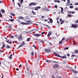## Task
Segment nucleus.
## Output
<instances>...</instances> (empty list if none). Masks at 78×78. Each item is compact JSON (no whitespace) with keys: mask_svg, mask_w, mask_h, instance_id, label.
<instances>
[{"mask_svg":"<svg viewBox=\"0 0 78 78\" xmlns=\"http://www.w3.org/2000/svg\"><path fill=\"white\" fill-rule=\"evenodd\" d=\"M78 27V26L77 24H73L71 26V28H76Z\"/></svg>","mask_w":78,"mask_h":78,"instance_id":"obj_1","label":"nucleus"},{"mask_svg":"<svg viewBox=\"0 0 78 78\" xmlns=\"http://www.w3.org/2000/svg\"><path fill=\"white\" fill-rule=\"evenodd\" d=\"M44 51L45 53H50V52H51V50L48 49H46Z\"/></svg>","mask_w":78,"mask_h":78,"instance_id":"obj_2","label":"nucleus"},{"mask_svg":"<svg viewBox=\"0 0 78 78\" xmlns=\"http://www.w3.org/2000/svg\"><path fill=\"white\" fill-rule=\"evenodd\" d=\"M25 45V42L23 41L22 43V44L21 45H20L18 48H20V47H22V46H23V45Z\"/></svg>","mask_w":78,"mask_h":78,"instance_id":"obj_3","label":"nucleus"},{"mask_svg":"<svg viewBox=\"0 0 78 78\" xmlns=\"http://www.w3.org/2000/svg\"><path fill=\"white\" fill-rule=\"evenodd\" d=\"M37 4L35 3L34 2L30 3V4H29L30 6H33L34 5H36Z\"/></svg>","mask_w":78,"mask_h":78,"instance_id":"obj_4","label":"nucleus"},{"mask_svg":"<svg viewBox=\"0 0 78 78\" xmlns=\"http://www.w3.org/2000/svg\"><path fill=\"white\" fill-rule=\"evenodd\" d=\"M54 54L56 56H57V57H59V58H60L61 56L58 54L56 52H54Z\"/></svg>","mask_w":78,"mask_h":78,"instance_id":"obj_5","label":"nucleus"},{"mask_svg":"<svg viewBox=\"0 0 78 78\" xmlns=\"http://www.w3.org/2000/svg\"><path fill=\"white\" fill-rule=\"evenodd\" d=\"M71 71L73 72V73H78V72L77 71H75L74 69H71Z\"/></svg>","mask_w":78,"mask_h":78,"instance_id":"obj_6","label":"nucleus"},{"mask_svg":"<svg viewBox=\"0 0 78 78\" xmlns=\"http://www.w3.org/2000/svg\"><path fill=\"white\" fill-rule=\"evenodd\" d=\"M59 65H58V64H55L53 66L55 69H57Z\"/></svg>","mask_w":78,"mask_h":78,"instance_id":"obj_7","label":"nucleus"},{"mask_svg":"<svg viewBox=\"0 0 78 78\" xmlns=\"http://www.w3.org/2000/svg\"><path fill=\"white\" fill-rule=\"evenodd\" d=\"M26 25H29L30 23H31V21L30 20H29L27 22V23H26Z\"/></svg>","mask_w":78,"mask_h":78,"instance_id":"obj_8","label":"nucleus"},{"mask_svg":"<svg viewBox=\"0 0 78 78\" xmlns=\"http://www.w3.org/2000/svg\"><path fill=\"white\" fill-rule=\"evenodd\" d=\"M22 35L21 34H20L19 37L18 38V39H23V38H22Z\"/></svg>","mask_w":78,"mask_h":78,"instance_id":"obj_9","label":"nucleus"},{"mask_svg":"<svg viewBox=\"0 0 78 78\" xmlns=\"http://www.w3.org/2000/svg\"><path fill=\"white\" fill-rule=\"evenodd\" d=\"M34 36L36 37H39V36H41V35L39 34H34Z\"/></svg>","mask_w":78,"mask_h":78,"instance_id":"obj_10","label":"nucleus"},{"mask_svg":"<svg viewBox=\"0 0 78 78\" xmlns=\"http://www.w3.org/2000/svg\"><path fill=\"white\" fill-rule=\"evenodd\" d=\"M52 33V32H49L47 35L48 37H50Z\"/></svg>","mask_w":78,"mask_h":78,"instance_id":"obj_11","label":"nucleus"},{"mask_svg":"<svg viewBox=\"0 0 78 78\" xmlns=\"http://www.w3.org/2000/svg\"><path fill=\"white\" fill-rule=\"evenodd\" d=\"M6 41V42L8 44H12V42H11V41L9 40H7Z\"/></svg>","mask_w":78,"mask_h":78,"instance_id":"obj_12","label":"nucleus"},{"mask_svg":"<svg viewBox=\"0 0 78 78\" xmlns=\"http://www.w3.org/2000/svg\"><path fill=\"white\" fill-rule=\"evenodd\" d=\"M70 0H68L67 2L66 5L68 6V5L70 4Z\"/></svg>","mask_w":78,"mask_h":78,"instance_id":"obj_13","label":"nucleus"},{"mask_svg":"<svg viewBox=\"0 0 78 78\" xmlns=\"http://www.w3.org/2000/svg\"><path fill=\"white\" fill-rule=\"evenodd\" d=\"M18 19H20V20H23L24 18L22 16H20L18 17Z\"/></svg>","mask_w":78,"mask_h":78,"instance_id":"obj_14","label":"nucleus"},{"mask_svg":"<svg viewBox=\"0 0 78 78\" xmlns=\"http://www.w3.org/2000/svg\"><path fill=\"white\" fill-rule=\"evenodd\" d=\"M1 10V12H2V13H4L5 12V10H4V9H2Z\"/></svg>","mask_w":78,"mask_h":78,"instance_id":"obj_15","label":"nucleus"},{"mask_svg":"<svg viewBox=\"0 0 78 78\" xmlns=\"http://www.w3.org/2000/svg\"><path fill=\"white\" fill-rule=\"evenodd\" d=\"M60 58H62L63 59H65L67 58V57L66 56H60Z\"/></svg>","mask_w":78,"mask_h":78,"instance_id":"obj_16","label":"nucleus"},{"mask_svg":"<svg viewBox=\"0 0 78 78\" xmlns=\"http://www.w3.org/2000/svg\"><path fill=\"white\" fill-rule=\"evenodd\" d=\"M20 24L21 25H27V24H26V23H25V22H22L21 23H20Z\"/></svg>","mask_w":78,"mask_h":78,"instance_id":"obj_17","label":"nucleus"},{"mask_svg":"<svg viewBox=\"0 0 78 78\" xmlns=\"http://www.w3.org/2000/svg\"><path fill=\"white\" fill-rule=\"evenodd\" d=\"M68 12L69 14H74L75 12H74L72 11H69Z\"/></svg>","mask_w":78,"mask_h":78,"instance_id":"obj_18","label":"nucleus"},{"mask_svg":"<svg viewBox=\"0 0 78 78\" xmlns=\"http://www.w3.org/2000/svg\"><path fill=\"white\" fill-rule=\"evenodd\" d=\"M68 16L69 17H73V15H72L70 14H68Z\"/></svg>","mask_w":78,"mask_h":78,"instance_id":"obj_19","label":"nucleus"},{"mask_svg":"<svg viewBox=\"0 0 78 78\" xmlns=\"http://www.w3.org/2000/svg\"><path fill=\"white\" fill-rule=\"evenodd\" d=\"M12 54H11L9 56V59H12Z\"/></svg>","mask_w":78,"mask_h":78,"instance_id":"obj_20","label":"nucleus"},{"mask_svg":"<svg viewBox=\"0 0 78 78\" xmlns=\"http://www.w3.org/2000/svg\"><path fill=\"white\" fill-rule=\"evenodd\" d=\"M49 21H50V23H53V20H52V19H50L49 20Z\"/></svg>","mask_w":78,"mask_h":78,"instance_id":"obj_21","label":"nucleus"},{"mask_svg":"<svg viewBox=\"0 0 78 78\" xmlns=\"http://www.w3.org/2000/svg\"><path fill=\"white\" fill-rule=\"evenodd\" d=\"M8 28L10 29V28H11V27H12L11 25L9 24L8 25Z\"/></svg>","mask_w":78,"mask_h":78,"instance_id":"obj_22","label":"nucleus"},{"mask_svg":"<svg viewBox=\"0 0 78 78\" xmlns=\"http://www.w3.org/2000/svg\"><path fill=\"white\" fill-rule=\"evenodd\" d=\"M10 14L12 16H16V15L15 14H14L12 13H10Z\"/></svg>","mask_w":78,"mask_h":78,"instance_id":"obj_23","label":"nucleus"},{"mask_svg":"<svg viewBox=\"0 0 78 78\" xmlns=\"http://www.w3.org/2000/svg\"><path fill=\"white\" fill-rule=\"evenodd\" d=\"M21 3H20V5H22V3H23V0H20Z\"/></svg>","mask_w":78,"mask_h":78,"instance_id":"obj_24","label":"nucleus"},{"mask_svg":"<svg viewBox=\"0 0 78 78\" xmlns=\"http://www.w3.org/2000/svg\"><path fill=\"white\" fill-rule=\"evenodd\" d=\"M9 20L10 22H14V20L12 19H9Z\"/></svg>","mask_w":78,"mask_h":78,"instance_id":"obj_25","label":"nucleus"},{"mask_svg":"<svg viewBox=\"0 0 78 78\" xmlns=\"http://www.w3.org/2000/svg\"><path fill=\"white\" fill-rule=\"evenodd\" d=\"M75 53H78V50H76L74 51Z\"/></svg>","mask_w":78,"mask_h":78,"instance_id":"obj_26","label":"nucleus"},{"mask_svg":"<svg viewBox=\"0 0 78 78\" xmlns=\"http://www.w3.org/2000/svg\"><path fill=\"white\" fill-rule=\"evenodd\" d=\"M6 47H7V48H8V49L10 48H11V47H10V46L8 45H7Z\"/></svg>","mask_w":78,"mask_h":78,"instance_id":"obj_27","label":"nucleus"},{"mask_svg":"<svg viewBox=\"0 0 78 78\" xmlns=\"http://www.w3.org/2000/svg\"><path fill=\"white\" fill-rule=\"evenodd\" d=\"M30 41V37L27 38V42H29Z\"/></svg>","mask_w":78,"mask_h":78,"instance_id":"obj_28","label":"nucleus"},{"mask_svg":"<svg viewBox=\"0 0 78 78\" xmlns=\"http://www.w3.org/2000/svg\"><path fill=\"white\" fill-rule=\"evenodd\" d=\"M46 62H47L49 63V62H51V61H49V60H46Z\"/></svg>","mask_w":78,"mask_h":78,"instance_id":"obj_29","label":"nucleus"},{"mask_svg":"<svg viewBox=\"0 0 78 78\" xmlns=\"http://www.w3.org/2000/svg\"><path fill=\"white\" fill-rule=\"evenodd\" d=\"M66 39V38L64 37V38H63L62 40H61V41H62V42H63V41H64V40H65V39Z\"/></svg>","mask_w":78,"mask_h":78,"instance_id":"obj_30","label":"nucleus"},{"mask_svg":"<svg viewBox=\"0 0 78 78\" xmlns=\"http://www.w3.org/2000/svg\"><path fill=\"white\" fill-rule=\"evenodd\" d=\"M32 12L33 14H34V15H36V12H34L33 11H32Z\"/></svg>","mask_w":78,"mask_h":78,"instance_id":"obj_31","label":"nucleus"},{"mask_svg":"<svg viewBox=\"0 0 78 78\" xmlns=\"http://www.w3.org/2000/svg\"><path fill=\"white\" fill-rule=\"evenodd\" d=\"M62 41H61L59 42L58 44H59L60 45H61V44H62Z\"/></svg>","mask_w":78,"mask_h":78,"instance_id":"obj_32","label":"nucleus"},{"mask_svg":"<svg viewBox=\"0 0 78 78\" xmlns=\"http://www.w3.org/2000/svg\"><path fill=\"white\" fill-rule=\"evenodd\" d=\"M61 22L60 24L61 25H62V23H64V21H61Z\"/></svg>","mask_w":78,"mask_h":78,"instance_id":"obj_33","label":"nucleus"},{"mask_svg":"<svg viewBox=\"0 0 78 78\" xmlns=\"http://www.w3.org/2000/svg\"><path fill=\"white\" fill-rule=\"evenodd\" d=\"M31 55H32V56H34V52H32Z\"/></svg>","mask_w":78,"mask_h":78,"instance_id":"obj_34","label":"nucleus"},{"mask_svg":"<svg viewBox=\"0 0 78 78\" xmlns=\"http://www.w3.org/2000/svg\"><path fill=\"white\" fill-rule=\"evenodd\" d=\"M17 5H18V6L20 7H21V5H20V4L19 3H17Z\"/></svg>","mask_w":78,"mask_h":78,"instance_id":"obj_35","label":"nucleus"},{"mask_svg":"<svg viewBox=\"0 0 78 78\" xmlns=\"http://www.w3.org/2000/svg\"><path fill=\"white\" fill-rule=\"evenodd\" d=\"M61 12H62L63 11H64V10L63 9V8H62V7H61Z\"/></svg>","mask_w":78,"mask_h":78,"instance_id":"obj_36","label":"nucleus"},{"mask_svg":"<svg viewBox=\"0 0 78 78\" xmlns=\"http://www.w3.org/2000/svg\"><path fill=\"white\" fill-rule=\"evenodd\" d=\"M5 44H3V46H2V47L3 48H5Z\"/></svg>","mask_w":78,"mask_h":78,"instance_id":"obj_37","label":"nucleus"},{"mask_svg":"<svg viewBox=\"0 0 78 78\" xmlns=\"http://www.w3.org/2000/svg\"><path fill=\"white\" fill-rule=\"evenodd\" d=\"M40 42H42V43L44 42V41L42 40H40Z\"/></svg>","mask_w":78,"mask_h":78,"instance_id":"obj_38","label":"nucleus"},{"mask_svg":"<svg viewBox=\"0 0 78 78\" xmlns=\"http://www.w3.org/2000/svg\"><path fill=\"white\" fill-rule=\"evenodd\" d=\"M44 33H45V32H43L41 33V34L42 35L44 34Z\"/></svg>","mask_w":78,"mask_h":78,"instance_id":"obj_39","label":"nucleus"},{"mask_svg":"<svg viewBox=\"0 0 78 78\" xmlns=\"http://www.w3.org/2000/svg\"><path fill=\"white\" fill-rule=\"evenodd\" d=\"M75 10H76V11L78 10V7H76L75 8Z\"/></svg>","mask_w":78,"mask_h":78,"instance_id":"obj_40","label":"nucleus"},{"mask_svg":"<svg viewBox=\"0 0 78 78\" xmlns=\"http://www.w3.org/2000/svg\"><path fill=\"white\" fill-rule=\"evenodd\" d=\"M68 49H69V48L66 47L64 48L65 50H68Z\"/></svg>","mask_w":78,"mask_h":78,"instance_id":"obj_41","label":"nucleus"},{"mask_svg":"<svg viewBox=\"0 0 78 78\" xmlns=\"http://www.w3.org/2000/svg\"><path fill=\"white\" fill-rule=\"evenodd\" d=\"M70 8L73 9V6H70L69 7Z\"/></svg>","mask_w":78,"mask_h":78,"instance_id":"obj_42","label":"nucleus"},{"mask_svg":"<svg viewBox=\"0 0 78 78\" xmlns=\"http://www.w3.org/2000/svg\"><path fill=\"white\" fill-rule=\"evenodd\" d=\"M37 9H40L41 7L40 6H37Z\"/></svg>","mask_w":78,"mask_h":78,"instance_id":"obj_43","label":"nucleus"},{"mask_svg":"<svg viewBox=\"0 0 78 78\" xmlns=\"http://www.w3.org/2000/svg\"><path fill=\"white\" fill-rule=\"evenodd\" d=\"M35 10H36V11H37V10H38V9L37 7H36V8L35 9Z\"/></svg>","mask_w":78,"mask_h":78,"instance_id":"obj_44","label":"nucleus"},{"mask_svg":"<svg viewBox=\"0 0 78 78\" xmlns=\"http://www.w3.org/2000/svg\"><path fill=\"white\" fill-rule=\"evenodd\" d=\"M75 55H71V57H75Z\"/></svg>","mask_w":78,"mask_h":78,"instance_id":"obj_45","label":"nucleus"},{"mask_svg":"<svg viewBox=\"0 0 78 78\" xmlns=\"http://www.w3.org/2000/svg\"><path fill=\"white\" fill-rule=\"evenodd\" d=\"M75 22L76 23H78V20L75 21Z\"/></svg>","mask_w":78,"mask_h":78,"instance_id":"obj_46","label":"nucleus"},{"mask_svg":"<svg viewBox=\"0 0 78 78\" xmlns=\"http://www.w3.org/2000/svg\"><path fill=\"white\" fill-rule=\"evenodd\" d=\"M59 19V17H58L56 18V20H57V21Z\"/></svg>","mask_w":78,"mask_h":78,"instance_id":"obj_47","label":"nucleus"},{"mask_svg":"<svg viewBox=\"0 0 78 78\" xmlns=\"http://www.w3.org/2000/svg\"><path fill=\"white\" fill-rule=\"evenodd\" d=\"M55 8H58V6L57 5H55Z\"/></svg>","mask_w":78,"mask_h":78,"instance_id":"obj_48","label":"nucleus"},{"mask_svg":"<svg viewBox=\"0 0 78 78\" xmlns=\"http://www.w3.org/2000/svg\"><path fill=\"white\" fill-rule=\"evenodd\" d=\"M36 41H40V39H36Z\"/></svg>","mask_w":78,"mask_h":78,"instance_id":"obj_49","label":"nucleus"},{"mask_svg":"<svg viewBox=\"0 0 78 78\" xmlns=\"http://www.w3.org/2000/svg\"><path fill=\"white\" fill-rule=\"evenodd\" d=\"M49 44L50 45H52V44L51 43H49Z\"/></svg>","mask_w":78,"mask_h":78,"instance_id":"obj_50","label":"nucleus"},{"mask_svg":"<svg viewBox=\"0 0 78 78\" xmlns=\"http://www.w3.org/2000/svg\"><path fill=\"white\" fill-rule=\"evenodd\" d=\"M75 5H78V3H75Z\"/></svg>","mask_w":78,"mask_h":78,"instance_id":"obj_51","label":"nucleus"},{"mask_svg":"<svg viewBox=\"0 0 78 78\" xmlns=\"http://www.w3.org/2000/svg\"><path fill=\"white\" fill-rule=\"evenodd\" d=\"M59 21H60V22H62V19L61 18L60 19Z\"/></svg>","mask_w":78,"mask_h":78,"instance_id":"obj_52","label":"nucleus"},{"mask_svg":"<svg viewBox=\"0 0 78 78\" xmlns=\"http://www.w3.org/2000/svg\"><path fill=\"white\" fill-rule=\"evenodd\" d=\"M45 17V16H41V18L42 19H44V18Z\"/></svg>","mask_w":78,"mask_h":78,"instance_id":"obj_53","label":"nucleus"},{"mask_svg":"<svg viewBox=\"0 0 78 78\" xmlns=\"http://www.w3.org/2000/svg\"><path fill=\"white\" fill-rule=\"evenodd\" d=\"M10 37L11 38H14V36H13L12 35L11 37Z\"/></svg>","mask_w":78,"mask_h":78,"instance_id":"obj_54","label":"nucleus"},{"mask_svg":"<svg viewBox=\"0 0 78 78\" xmlns=\"http://www.w3.org/2000/svg\"><path fill=\"white\" fill-rule=\"evenodd\" d=\"M51 76L52 78H56L55 77V76H54L53 75H52Z\"/></svg>","mask_w":78,"mask_h":78,"instance_id":"obj_55","label":"nucleus"},{"mask_svg":"<svg viewBox=\"0 0 78 78\" xmlns=\"http://www.w3.org/2000/svg\"><path fill=\"white\" fill-rule=\"evenodd\" d=\"M33 47H35V49L36 48V47L35 46V45H33Z\"/></svg>","mask_w":78,"mask_h":78,"instance_id":"obj_56","label":"nucleus"},{"mask_svg":"<svg viewBox=\"0 0 78 78\" xmlns=\"http://www.w3.org/2000/svg\"><path fill=\"white\" fill-rule=\"evenodd\" d=\"M57 78H62L61 76H59Z\"/></svg>","mask_w":78,"mask_h":78,"instance_id":"obj_57","label":"nucleus"},{"mask_svg":"<svg viewBox=\"0 0 78 78\" xmlns=\"http://www.w3.org/2000/svg\"><path fill=\"white\" fill-rule=\"evenodd\" d=\"M67 56H70V54H67Z\"/></svg>","mask_w":78,"mask_h":78,"instance_id":"obj_58","label":"nucleus"},{"mask_svg":"<svg viewBox=\"0 0 78 78\" xmlns=\"http://www.w3.org/2000/svg\"><path fill=\"white\" fill-rule=\"evenodd\" d=\"M58 3H60V1L59 0H58L57 1V2Z\"/></svg>","mask_w":78,"mask_h":78,"instance_id":"obj_59","label":"nucleus"},{"mask_svg":"<svg viewBox=\"0 0 78 78\" xmlns=\"http://www.w3.org/2000/svg\"><path fill=\"white\" fill-rule=\"evenodd\" d=\"M27 70H29V68H28L27 67Z\"/></svg>","mask_w":78,"mask_h":78,"instance_id":"obj_60","label":"nucleus"},{"mask_svg":"<svg viewBox=\"0 0 78 78\" xmlns=\"http://www.w3.org/2000/svg\"><path fill=\"white\" fill-rule=\"evenodd\" d=\"M10 17L11 19H12V16H10Z\"/></svg>","mask_w":78,"mask_h":78,"instance_id":"obj_61","label":"nucleus"},{"mask_svg":"<svg viewBox=\"0 0 78 78\" xmlns=\"http://www.w3.org/2000/svg\"><path fill=\"white\" fill-rule=\"evenodd\" d=\"M3 3V2L2 1H0V4Z\"/></svg>","mask_w":78,"mask_h":78,"instance_id":"obj_62","label":"nucleus"},{"mask_svg":"<svg viewBox=\"0 0 78 78\" xmlns=\"http://www.w3.org/2000/svg\"><path fill=\"white\" fill-rule=\"evenodd\" d=\"M0 53H2V50H0Z\"/></svg>","mask_w":78,"mask_h":78,"instance_id":"obj_63","label":"nucleus"},{"mask_svg":"<svg viewBox=\"0 0 78 78\" xmlns=\"http://www.w3.org/2000/svg\"><path fill=\"white\" fill-rule=\"evenodd\" d=\"M57 0H54V2H57Z\"/></svg>","mask_w":78,"mask_h":78,"instance_id":"obj_64","label":"nucleus"}]
</instances>
